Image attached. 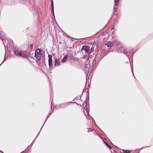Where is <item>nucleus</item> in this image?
Returning <instances> with one entry per match:
<instances>
[{
	"label": "nucleus",
	"mask_w": 153,
	"mask_h": 153,
	"mask_svg": "<svg viewBox=\"0 0 153 153\" xmlns=\"http://www.w3.org/2000/svg\"><path fill=\"white\" fill-rule=\"evenodd\" d=\"M15 54L18 56H21L23 57H25L26 55L24 51H19L17 50H15L14 51Z\"/></svg>",
	"instance_id": "f257e3e1"
},
{
	"label": "nucleus",
	"mask_w": 153,
	"mask_h": 153,
	"mask_svg": "<svg viewBox=\"0 0 153 153\" xmlns=\"http://www.w3.org/2000/svg\"><path fill=\"white\" fill-rule=\"evenodd\" d=\"M35 57L38 60H39L41 59V51L39 49H37L36 50Z\"/></svg>",
	"instance_id": "f03ea898"
},
{
	"label": "nucleus",
	"mask_w": 153,
	"mask_h": 153,
	"mask_svg": "<svg viewBox=\"0 0 153 153\" xmlns=\"http://www.w3.org/2000/svg\"><path fill=\"white\" fill-rule=\"evenodd\" d=\"M89 49L90 48L89 46H84L81 49V51L82 52V53H88Z\"/></svg>",
	"instance_id": "7ed1b4c3"
},
{
	"label": "nucleus",
	"mask_w": 153,
	"mask_h": 153,
	"mask_svg": "<svg viewBox=\"0 0 153 153\" xmlns=\"http://www.w3.org/2000/svg\"><path fill=\"white\" fill-rule=\"evenodd\" d=\"M48 64L50 67H51L52 65V56L51 55H49L48 56Z\"/></svg>",
	"instance_id": "20e7f679"
},
{
	"label": "nucleus",
	"mask_w": 153,
	"mask_h": 153,
	"mask_svg": "<svg viewBox=\"0 0 153 153\" xmlns=\"http://www.w3.org/2000/svg\"><path fill=\"white\" fill-rule=\"evenodd\" d=\"M60 62L59 59H56L55 61V64L54 65L56 66H58L60 65Z\"/></svg>",
	"instance_id": "39448f33"
},
{
	"label": "nucleus",
	"mask_w": 153,
	"mask_h": 153,
	"mask_svg": "<svg viewBox=\"0 0 153 153\" xmlns=\"http://www.w3.org/2000/svg\"><path fill=\"white\" fill-rule=\"evenodd\" d=\"M106 45L108 47H111L113 46V42H110L106 44Z\"/></svg>",
	"instance_id": "423d86ee"
},
{
	"label": "nucleus",
	"mask_w": 153,
	"mask_h": 153,
	"mask_svg": "<svg viewBox=\"0 0 153 153\" xmlns=\"http://www.w3.org/2000/svg\"><path fill=\"white\" fill-rule=\"evenodd\" d=\"M82 106L84 109H85L86 111H87V105L86 103L85 102H84L83 103Z\"/></svg>",
	"instance_id": "0eeeda50"
},
{
	"label": "nucleus",
	"mask_w": 153,
	"mask_h": 153,
	"mask_svg": "<svg viewBox=\"0 0 153 153\" xmlns=\"http://www.w3.org/2000/svg\"><path fill=\"white\" fill-rule=\"evenodd\" d=\"M68 55H66L64 57V58H63V59H62V62H65V61H66V60H67V59L68 58Z\"/></svg>",
	"instance_id": "6e6552de"
},
{
	"label": "nucleus",
	"mask_w": 153,
	"mask_h": 153,
	"mask_svg": "<svg viewBox=\"0 0 153 153\" xmlns=\"http://www.w3.org/2000/svg\"><path fill=\"white\" fill-rule=\"evenodd\" d=\"M123 151L124 153H130V151L129 150L124 149L123 150Z\"/></svg>",
	"instance_id": "1a4fd4ad"
},
{
	"label": "nucleus",
	"mask_w": 153,
	"mask_h": 153,
	"mask_svg": "<svg viewBox=\"0 0 153 153\" xmlns=\"http://www.w3.org/2000/svg\"><path fill=\"white\" fill-rule=\"evenodd\" d=\"M104 143L106 144V146H107L110 149H112L111 147L106 141H104Z\"/></svg>",
	"instance_id": "9d476101"
},
{
	"label": "nucleus",
	"mask_w": 153,
	"mask_h": 153,
	"mask_svg": "<svg viewBox=\"0 0 153 153\" xmlns=\"http://www.w3.org/2000/svg\"><path fill=\"white\" fill-rule=\"evenodd\" d=\"M119 0H114L115 6H117Z\"/></svg>",
	"instance_id": "9b49d317"
},
{
	"label": "nucleus",
	"mask_w": 153,
	"mask_h": 153,
	"mask_svg": "<svg viewBox=\"0 0 153 153\" xmlns=\"http://www.w3.org/2000/svg\"><path fill=\"white\" fill-rule=\"evenodd\" d=\"M51 11L52 13H53V14H54V7L53 5L52 4V7H51Z\"/></svg>",
	"instance_id": "f8f14e48"
},
{
	"label": "nucleus",
	"mask_w": 153,
	"mask_h": 153,
	"mask_svg": "<svg viewBox=\"0 0 153 153\" xmlns=\"http://www.w3.org/2000/svg\"><path fill=\"white\" fill-rule=\"evenodd\" d=\"M88 132H90L92 131V129L91 128H88Z\"/></svg>",
	"instance_id": "ddd939ff"
},
{
	"label": "nucleus",
	"mask_w": 153,
	"mask_h": 153,
	"mask_svg": "<svg viewBox=\"0 0 153 153\" xmlns=\"http://www.w3.org/2000/svg\"><path fill=\"white\" fill-rule=\"evenodd\" d=\"M30 47H31V49H33V48H32V47L33 46V44H31V45H30Z\"/></svg>",
	"instance_id": "4468645a"
},
{
	"label": "nucleus",
	"mask_w": 153,
	"mask_h": 153,
	"mask_svg": "<svg viewBox=\"0 0 153 153\" xmlns=\"http://www.w3.org/2000/svg\"><path fill=\"white\" fill-rule=\"evenodd\" d=\"M51 7H52V4L53 5V0L51 1Z\"/></svg>",
	"instance_id": "2eb2a0df"
},
{
	"label": "nucleus",
	"mask_w": 153,
	"mask_h": 153,
	"mask_svg": "<svg viewBox=\"0 0 153 153\" xmlns=\"http://www.w3.org/2000/svg\"><path fill=\"white\" fill-rule=\"evenodd\" d=\"M91 51H94V49H92V48H91Z\"/></svg>",
	"instance_id": "dca6fc26"
},
{
	"label": "nucleus",
	"mask_w": 153,
	"mask_h": 153,
	"mask_svg": "<svg viewBox=\"0 0 153 153\" xmlns=\"http://www.w3.org/2000/svg\"><path fill=\"white\" fill-rule=\"evenodd\" d=\"M4 60L3 62L1 63V65H0V66L2 64V63L4 62Z\"/></svg>",
	"instance_id": "f3484780"
},
{
	"label": "nucleus",
	"mask_w": 153,
	"mask_h": 153,
	"mask_svg": "<svg viewBox=\"0 0 153 153\" xmlns=\"http://www.w3.org/2000/svg\"><path fill=\"white\" fill-rule=\"evenodd\" d=\"M51 113H49V116H50L51 115Z\"/></svg>",
	"instance_id": "a211bd4d"
},
{
	"label": "nucleus",
	"mask_w": 153,
	"mask_h": 153,
	"mask_svg": "<svg viewBox=\"0 0 153 153\" xmlns=\"http://www.w3.org/2000/svg\"><path fill=\"white\" fill-rule=\"evenodd\" d=\"M52 103H51V108H52Z\"/></svg>",
	"instance_id": "6ab92c4d"
},
{
	"label": "nucleus",
	"mask_w": 153,
	"mask_h": 153,
	"mask_svg": "<svg viewBox=\"0 0 153 153\" xmlns=\"http://www.w3.org/2000/svg\"><path fill=\"white\" fill-rule=\"evenodd\" d=\"M1 38V36H0V38Z\"/></svg>",
	"instance_id": "aec40b11"
},
{
	"label": "nucleus",
	"mask_w": 153,
	"mask_h": 153,
	"mask_svg": "<svg viewBox=\"0 0 153 153\" xmlns=\"http://www.w3.org/2000/svg\"><path fill=\"white\" fill-rule=\"evenodd\" d=\"M44 125H45V124H43V126H44Z\"/></svg>",
	"instance_id": "412c9836"
},
{
	"label": "nucleus",
	"mask_w": 153,
	"mask_h": 153,
	"mask_svg": "<svg viewBox=\"0 0 153 153\" xmlns=\"http://www.w3.org/2000/svg\"><path fill=\"white\" fill-rule=\"evenodd\" d=\"M44 125H45V124H43V126H44Z\"/></svg>",
	"instance_id": "4be33fe9"
},
{
	"label": "nucleus",
	"mask_w": 153,
	"mask_h": 153,
	"mask_svg": "<svg viewBox=\"0 0 153 153\" xmlns=\"http://www.w3.org/2000/svg\"><path fill=\"white\" fill-rule=\"evenodd\" d=\"M44 125H45V124H43V126H44Z\"/></svg>",
	"instance_id": "5701e85b"
},
{
	"label": "nucleus",
	"mask_w": 153,
	"mask_h": 153,
	"mask_svg": "<svg viewBox=\"0 0 153 153\" xmlns=\"http://www.w3.org/2000/svg\"><path fill=\"white\" fill-rule=\"evenodd\" d=\"M148 147V146L146 147ZM145 148H146V147H145Z\"/></svg>",
	"instance_id": "b1692460"
},
{
	"label": "nucleus",
	"mask_w": 153,
	"mask_h": 153,
	"mask_svg": "<svg viewBox=\"0 0 153 153\" xmlns=\"http://www.w3.org/2000/svg\"><path fill=\"white\" fill-rule=\"evenodd\" d=\"M2 152V153H3V152Z\"/></svg>",
	"instance_id": "393cba45"
}]
</instances>
